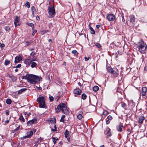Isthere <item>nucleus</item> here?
Returning a JSON list of instances; mask_svg holds the SVG:
<instances>
[{"label":"nucleus","mask_w":147,"mask_h":147,"mask_svg":"<svg viewBox=\"0 0 147 147\" xmlns=\"http://www.w3.org/2000/svg\"><path fill=\"white\" fill-rule=\"evenodd\" d=\"M22 79H26L28 82L32 84H35L40 81V78L36 75L27 74L22 77Z\"/></svg>","instance_id":"obj_1"},{"label":"nucleus","mask_w":147,"mask_h":147,"mask_svg":"<svg viewBox=\"0 0 147 147\" xmlns=\"http://www.w3.org/2000/svg\"><path fill=\"white\" fill-rule=\"evenodd\" d=\"M139 51L141 53H145L146 51L147 45L143 41H141L138 42L137 46Z\"/></svg>","instance_id":"obj_2"},{"label":"nucleus","mask_w":147,"mask_h":147,"mask_svg":"<svg viewBox=\"0 0 147 147\" xmlns=\"http://www.w3.org/2000/svg\"><path fill=\"white\" fill-rule=\"evenodd\" d=\"M36 101L39 104V108H46L45 98V97L39 96L37 99Z\"/></svg>","instance_id":"obj_3"},{"label":"nucleus","mask_w":147,"mask_h":147,"mask_svg":"<svg viewBox=\"0 0 147 147\" xmlns=\"http://www.w3.org/2000/svg\"><path fill=\"white\" fill-rule=\"evenodd\" d=\"M36 131L35 129H32L30 131L27 132L26 136H24L23 137H21L20 138L22 140H24V139L27 138H30L33 135V134Z\"/></svg>","instance_id":"obj_4"},{"label":"nucleus","mask_w":147,"mask_h":147,"mask_svg":"<svg viewBox=\"0 0 147 147\" xmlns=\"http://www.w3.org/2000/svg\"><path fill=\"white\" fill-rule=\"evenodd\" d=\"M61 104L63 105L61 106L62 107H61V110L63 113L65 114H68L69 113L68 108L67 107L66 105L64 103H62Z\"/></svg>","instance_id":"obj_5"},{"label":"nucleus","mask_w":147,"mask_h":147,"mask_svg":"<svg viewBox=\"0 0 147 147\" xmlns=\"http://www.w3.org/2000/svg\"><path fill=\"white\" fill-rule=\"evenodd\" d=\"M48 11L49 15L51 16L55 14V10L53 7H49Z\"/></svg>","instance_id":"obj_6"},{"label":"nucleus","mask_w":147,"mask_h":147,"mask_svg":"<svg viewBox=\"0 0 147 147\" xmlns=\"http://www.w3.org/2000/svg\"><path fill=\"white\" fill-rule=\"evenodd\" d=\"M114 77H116L119 75L118 70L116 68L113 69V71L111 73Z\"/></svg>","instance_id":"obj_7"},{"label":"nucleus","mask_w":147,"mask_h":147,"mask_svg":"<svg viewBox=\"0 0 147 147\" xmlns=\"http://www.w3.org/2000/svg\"><path fill=\"white\" fill-rule=\"evenodd\" d=\"M37 121V119L35 118L27 122V124L28 125L30 126L33 124L36 123Z\"/></svg>","instance_id":"obj_8"},{"label":"nucleus","mask_w":147,"mask_h":147,"mask_svg":"<svg viewBox=\"0 0 147 147\" xmlns=\"http://www.w3.org/2000/svg\"><path fill=\"white\" fill-rule=\"evenodd\" d=\"M115 18V16L112 14H110L107 17V19L109 21L114 20Z\"/></svg>","instance_id":"obj_9"},{"label":"nucleus","mask_w":147,"mask_h":147,"mask_svg":"<svg viewBox=\"0 0 147 147\" xmlns=\"http://www.w3.org/2000/svg\"><path fill=\"white\" fill-rule=\"evenodd\" d=\"M145 119L144 117L141 115L139 117L138 121V123L140 124H142L143 122V121Z\"/></svg>","instance_id":"obj_10"},{"label":"nucleus","mask_w":147,"mask_h":147,"mask_svg":"<svg viewBox=\"0 0 147 147\" xmlns=\"http://www.w3.org/2000/svg\"><path fill=\"white\" fill-rule=\"evenodd\" d=\"M147 92V88L146 87H144L142 89V96H145Z\"/></svg>","instance_id":"obj_11"},{"label":"nucleus","mask_w":147,"mask_h":147,"mask_svg":"<svg viewBox=\"0 0 147 147\" xmlns=\"http://www.w3.org/2000/svg\"><path fill=\"white\" fill-rule=\"evenodd\" d=\"M19 18L17 16H16V18L15 19L14 24L16 26L20 24H19Z\"/></svg>","instance_id":"obj_12"},{"label":"nucleus","mask_w":147,"mask_h":147,"mask_svg":"<svg viewBox=\"0 0 147 147\" xmlns=\"http://www.w3.org/2000/svg\"><path fill=\"white\" fill-rule=\"evenodd\" d=\"M123 125L122 123L120 124L117 126V131L119 132H121L122 130Z\"/></svg>","instance_id":"obj_13"},{"label":"nucleus","mask_w":147,"mask_h":147,"mask_svg":"<svg viewBox=\"0 0 147 147\" xmlns=\"http://www.w3.org/2000/svg\"><path fill=\"white\" fill-rule=\"evenodd\" d=\"M74 92L75 94L80 95L82 91L79 88H76L74 90Z\"/></svg>","instance_id":"obj_14"},{"label":"nucleus","mask_w":147,"mask_h":147,"mask_svg":"<svg viewBox=\"0 0 147 147\" xmlns=\"http://www.w3.org/2000/svg\"><path fill=\"white\" fill-rule=\"evenodd\" d=\"M22 58L20 56H17L15 58L14 62L15 63H19L22 60Z\"/></svg>","instance_id":"obj_15"},{"label":"nucleus","mask_w":147,"mask_h":147,"mask_svg":"<svg viewBox=\"0 0 147 147\" xmlns=\"http://www.w3.org/2000/svg\"><path fill=\"white\" fill-rule=\"evenodd\" d=\"M32 62L31 59H28L25 60L24 61V63L27 65H29Z\"/></svg>","instance_id":"obj_16"},{"label":"nucleus","mask_w":147,"mask_h":147,"mask_svg":"<svg viewBox=\"0 0 147 147\" xmlns=\"http://www.w3.org/2000/svg\"><path fill=\"white\" fill-rule=\"evenodd\" d=\"M62 105H63V104L61 103L58 106L57 108L55 109L56 112H58L60 111V109L61 110V107H62L61 106Z\"/></svg>","instance_id":"obj_17"},{"label":"nucleus","mask_w":147,"mask_h":147,"mask_svg":"<svg viewBox=\"0 0 147 147\" xmlns=\"http://www.w3.org/2000/svg\"><path fill=\"white\" fill-rule=\"evenodd\" d=\"M130 22L132 24H133L134 22H135V18L134 16L133 15H131L130 16Z\"/></svg>","instance_id":"obj_18"},{"label":"nucleus","mask_w":147,"mask_h":147,"mask_svg":"<svg viewBox=\"0 0 147 147\" xmlns=\"http://www.w3.org/2000/svg\"><path fill=\"white\" fill-rule=\"evenodd\" d=\"M107 129L108 130V131L107 133L106 134V135H107V137L108 138L110 136H111V129L109 128H107Z\"/></svg>","instance_id":"obj_19"},{"label":"nucleus","mask_w":147,"mask_h":147,"mask_svg":"<svg viewBox=\"0 0 147 147\" xmlns=\"http://www.w3.org/2000/svg\"><path fill=\"white\" fill-rule=\"evenodd\" d=\"M78 5L77 8V10L78 12H80L82 11V7H81L80 4L78 3H77Z\"/></svg>","instance_id":"obj_20"},{"label":"nucleus","mask_w":147,"mask_h":147,"mask_svg":"<svg viewBox=\"0 0 147 147\" xmlns=\"http://www.w3.org/2000/svg\"><path fill=\"white\" fill-rule=\"evenodd\" d=\"M31 10L32 14L34 15L36 12V10L34 6H32L31 7Z\"/></svg>","instance_id":"obj_21"},{"label":"nucleus","mask_w":147,"mask_h":147,"mask_svg":"<svg viewBox=\"0 0 147 147\" xmlns=\"http://www.w3.org/2000/svg\"><path fill=\"white\" fill-rule=\"evenodd\" d=\"M27 89L26 88H23L21 89L20 90H19L18 91V94H21L23 92L26 91Z\"/></svg>","instance_id":"obj_22"},{"label":"nucleus","mask_w":147,"mask_h":147,"mask_svg":"<svg viewBox=\"0 0 147 147\" xmlns=\"http://www.w3.org/2000/svg\"><path fill=\"white\" fill-rule=\"evenodd\" d=\"M121 105L122 107L123 108L125 109H127V105L123 102H121Z\"/></svg>","instance_id":"obj_23"},{"label":"nucleus","mask_w":147,"mask_h":147,"mask_svg":"<svg viewBox=\"0 0 147 147\" xmlns=\"http://www.w3.org/2000/svg\"><path fill=\"white\" fill-rule=\"evenodd\" d=\"M20 127V125H19L18 127L15 129L14 130H12L11 131L12 133H13L14 134H15L16 132L19 129Z\"/></svg>","instance_id":"obj_24"},{"label":"nucleus","mask_w":147,"mask_h":147,"mask_svg":"<svg viewBox=\"0 0 147 147\" xmlns=\"http://www.w3.org/2000/svg\"><path fill=\"white\" fill-rule=\"evenodd\" d=\"M89 29L90 33L92 34H94L95 33V31L92 27L90 26L89 28Z\"/></svg>","instance_id":"obj_25"},{"label":"nucleus","mask_w":147,"mask_h":147,"mask_svg":"<svg viewBox=\"0 0 147 147\" xmlns=\"http://www.w3.org/2000/svg\"><path fill=\"white\" fill-rule=\"evenodd\" d=\"M10 77L11 78L12 81L13 82H15L17 79V78L16 76H11V77L10 76Z\"/></svg>","instance_id":"obj_26"},{"label":"nucleus","mask_w":147,"mask_h":147,"mask_svg":"<svg viewBox=\"0 0 147 147\" xmlns=\"http://www.w3.org/2000/svg\"><path fill=\"white\" fill-rule=\"evenodd\" d=\"M98 87L96 86H94L92 88L94 92H96L98 90Z\"/></svg>","instance_id":"obj_27"},{"label":"nucleus","mask_w":147,"mask_h":147,"mask_svg":"<svg viewBox=\"0 0 147 147\" xmlns=\"http://www.w3.org/2000/svg\"><path fill=\"white\" fill-rule=\"evenodd\" d=\"M50 121L51 123L55 124L56 122V119L55 118H51L50 120Z\"/></svg>","instance_id":"obj_28"},{"label":"nucleus","mask_w":147,"mask_h":147,"mask_svg":"<svg viewBox=\"0 0 147 147\" xmlns=\"http://www.w3.org/2000/svg\"><path fill=\"white\" fill-rule=\"evenodd\" d=\"M113 69L114 68H112L110 67H107L108 71L110 73H111L113 71Z\"/></svg>","instance_id":"obj_29"},{"label":"nucleus","mask_w":147,"mask_h":147,"mask_svg":"<svg viewBox=\"0 0 147 147\" xmlns=\"http://www.w3.org/2000/svg\"><path fill=\"white\" fill-rule=\"evenodd\" d=\"M87 97L86 95L84 93H83L81 95V98L84 100H85Z\"/></svg>","instance_id":"obj_30"},{"label":"nucleus","mask_w":147,"mask_h":147,"mask_svg":"<svg viewBox=\"0 0 147 147\" xmlns=\"http://www.w3.org/2000/svg\"><path fill=\"white\" fill-rule=\"evenodd\" d=\"M71 53L72 54H74L75 56H77L78 55V53L76 50H73L72 51Z\"/></svg>","instance_id":"obj_31"},{"label":"nucleus","mask_w":147,"mask_h":147,"mask_svg":"<svg viewBox=\"0 0 147 147\" xmlns=\"http://www.w3.org/2000/svg\"><path fill=\"white\" fill-rule=\"evenodd\" d=\"M6 102L7 104L10 105L11 103V100L10 99L8 98L6 100Z\"/></svg>","instance_id":"obj_32"},{"label":"nucleus","mask_w":147,"mask_h":147,"mask_svg":"<svg viewBox=\"0 0 147 147\" xmlns=\"http://www.w3.org/2000/svg\"><path fill=\"white\" fill-rule=\"evenodd\" d=\"M31 66L32 68L36 67L37 65L36 63L34 62H32L31 63Z\"/></svg>","instance_id":"obj_33"},{"label":"nucleus","mask_w":147,"mask_h":147,"mask_svg":"<svg viewBox=\"0 0 147 147\" xmlns=\"http://www.w3.org/2000/svg\"><path fill=\"white\" fill-rule=\"evenodd\" d=\"M19 119L21 121H22L23 122H24L25 121V119L24 118L23 116L22 115L20 116Z\"/></svg>","instance_id":"obj_34"},{"label":"nucleus","mask_w":147,"mask_h":147,"mask_svg":"<svg viewBox=\"0 0 147 147\" xmlns=\"http://www.w3.org/2000/svg\"><path fill=\"white\" fill-rule=\"evenodd\" d=\"M38 140L37 141V143L38 144L40 143V142L43 141V138L41 137H40L38 139Z\"/></svg>","instance_id":"obj_35"},{"label":"nucleus","mask_w":147,"mask_h":147,"mask_svg":"<svg viewBox=\"0 0 147 147\" xmlns=\"http://www.w3.org/2000/svg\"><path fill=\"white\" fill-rule=\"evenodd\" d=\"M52 139H53V141L54 143V144H55L56 143V140H58V138H57L56 139V138L53 137L52 138Z\"/></svg>","instance_id":"obj_36"},{"label":"nucleus","mask_w":147,"mask_h":147,"mask_svg":"<svg viewBox=\"0 0 147 147\" xmlns=\"http://www.w3.org/2000/svg\"><path fill=\"white\" fill-rule=\"evenodd\" d=\"M65 117V116L64 115H63L61 116V119L60 120V121L62 122H64V120L63 119Z\"/></svg>","instance_id":"obj_37"},{"label":"nucleus","mask_w":147,"mask_h":147,"mask_svg":"<svg viewBox=\"0 0 147 147\" xmlns=\"http://www.w3.org/2000/svg\"><path fill=\"white\" fill-rule=\"evenodd\" d=\"M65 135L66 138L69 137V131L68 130H66L65 133Z\"/></svg>","instance_id":"obj_38"},{"label":"nucleus","mask_w":147,"mask_h":147,"mask_svg":"<svg viewBox=\"0 0 147 147\" xmlns=\"http://www.w3.org/2000/svg\"><path fill=\"white\" fill-rule=\"evenodd\" d=\"M33 42V41L32 40H31L30 42H25V45L26 46L29 45H30L31 43H32Z\"/></svg>","instance_id":"obj_39"},{"label":"nucleus","mask_w":147,"mask_h":147,"mask_svg":"<svg viewBox=\"0 0 147 147\" xmlns=\"http://www.w3.org/2000/svg\"><path fill=\"white\" fill-rule=\"evenodd\" d=\"M5 30L7 31H9L10 29V27L9 26H5L4 28Z\"/></svg>","instance_id":"obj_40"},{"label":"nucleus","mask_w":147,"mask_h":147,"mask_svg":"<svg viewBox=\"0 0 147 147\" xmlns=\"http://www.w3.org/2000/svg\"><path fill=\"white\" fill-rule=\"evenodd\" d=\"M25 5L28 8H29L30 7V4L29 2H27Z\"/></svg>","instance_id":"obj_41"},{"label":"nucleus","mask_w":147,"mask_h":147,"mask_svg":"<svg viewBox=\"0 0 147 147\" xmlns=\"http://www.w3.org/2000/svg\"><path fill=\"white\" fill-rule=\"evenodd\" d=\"M10 63V61H9L6 60L4 63V64L6 65H7Z\"/></svg>","instance_id":"obj_42"},{"label":"nucleus","mask_w":147,"mask_h":147,"mask_svg":"<svg viewBox=\"0 0 147 147\" xmlns=\"http://www.w3.org/2000/svg\"><path fill=\"white\" fill-rule=\"evenodd\" d=\"M77 118L79 119H81L82 117V115L81 114H79L77 115Z\"/></svg>","instance_id":"obj_43"},{"label":"nucleus","mask_w":147,"mask_h":147,"mask_svg":"<svg viewBox=\"0 0 147 147\" xmlns=\"http://www.w3.org/2000/svg\"><path fill=\"white\" fill-rule=\"evenodd\" d=\"M95 45L96 47L99 48H100L101 47V45L98 43H96Z\"/></svg>","instance_id":"obj_44"},{"label":"nucleus","mask_w":147,"mask_h":147,"mask_svg":"<svg viewBox=\"0 0 147 147\" xmlns=\"http://www.w3.org/2000/svg\"><path fill=\"white\" fill-rule=\"evenodd\" d=\"M27 24L29 25V26H31L32 28L33 27L34 24L32 23H27Z\"/></svg>","instance_id":"obj_45"},{"label":"nucleus","mask_w":147,"mask_h":147,"mask_svg":"<svg viewBox=\"0 0 147 147\" xmlns=\"http://www.w3.org/2000/svg\"><path fill=\"white\" fill-rule=\"evenodd\" d=\"M117 54V55H121L122 54L121 52L119 50L117 51V52L116 53Z\"/></svg>","instance_id":"obj_46"},{"label":"nucleus","mask_w":147,"mask_h":147,"mask_svg":"<svg viewBox=\"0 0 147 147\" xmlns=\"http://www.w3.org/2000/svg\"><path fill=\"white\" fill-rule=\"evenodd\" d=\"M48 32V30L42 31L41 32V34L43 35V34H44L45 33L47 32Z\"/></svg>","instance_id":"obj_47"},{"label":"nucleus","mask_w":147,"mask_h":147,"mask_svg":"<svg viewBox=\"0 0 147 147\" xmlns=\"http://www.w3.org/2000/svg\"><path fill=\"white\" fill-rule=\"evenodd\" d=\"M103 114L104 115H107L108 114V112L106 110L104 111Z\"/></svg>","instance_id":"obj_48"},{"label":"nucleus","mask_w":147,"mask_h":147,"mask_svg":"<svg viewBox=\"0 0 147 147\" xmlns=\"http://www.w3.org/2000/svg\"><path fill=\"white\" fill-rule=\"evenodd\" d=\"M49 100L51 102H52L54 98L53 96H51L49 97Z\"/></svg>","instance_id":"obj_49"},{"label":"nucleus","mask_w":147,"mask_h":147,"mask_svg":"<svg viewBox=\"0 0 147 147\" xmlns=\"http://www.w3.org/2000/svg\"><path fill=\"white\" fill-rule=\"evenodd\" d=\"M84 59H85V61H88V60L90 59V57H84Z\"/></svg>","instance_id":"obj_50"},{"label":"nucleus","mask_w":147,"mask_h":147,"mask_svg":"<svg viewBox=\"0 0 147 147\" xmlns=\"http://www.w3.org/2000/svg\"><path fill=\"white\" fill-rule=\"evenodd\" d=\"M107 119L109 120H111L112 119V117L111 115H109L107 117Z\"/></svg>","instance_id":"obj_51"},{"label":"nucleus","mask_w":147,"mask_h":147,"mask_svg":"<svg viewBox=\"0 0 147 147\" xmlns=\"http://www.w3.org/2000/svg\"><path fill=\"white\" fill-rule=\"evenodd\" d=\"M21 65L20 64H19L18 65H16V66L14 67L19 68V67H21Z\"/></svg>","instance_id":"obj_52"},{"label":"nucleus","mask_w":147,"mask_h":147,"mask_svg":"<svg viewBox=\"0 0 147 147\" xmlns=\"http://www.w3.org/2000/svg\"><path fill=\"white\" fill-rule=\"evenodd\" d=\"M121 18H122V21L123 22L125 23V20L124 18L123 15V16H122Z\"/></svg>","instance_id":"obj_53"},{"label":"nucleus","mask_w":147,"mask_h":147,"mask_svg":"<svg viewBox=\"0 0 147 147\" xmlns=\"http://www.w3.org/2000/svg\"><path fill=\"white\" fill-rule=\"evenodd\" d=\"M36 54V52H32L30 54V55L32 56H33Z\"/></svg>","instance_id":"obj_54"},{"label":"nucleus","mask_w":147,"mask_h":147,"mask_svg":"<svg viewBox=\"0 0 147 147\" xmlns=\"http://www.w3.org/2000/svg\"><path fill=\"white\" fill-rule=\"evenodd\" d=\"M5 114L7 115H8L9 114V111L8 110L6 111L5 112Z\"/></svg>","instance_id":"obj_55"},{"label":"nucleus","mask_w":147,"mask_h":147,"mask_svg":"<svg viewBox=\"0 0 147 147\" xmlns=\"http://www.w3.org/2000/svg\"><path fill=\"white\" fill-rule=\"evenodd\" d=\"M5 46V45L3 43H0V47H4Z\"/></svg>","instance_id":"obj_56"},{"label":"nucleus","mask_w":147,"mask_h":147,"mask_svg":"<svg viewBox=\"0 0 147 147\" xmlns=\"http://www.w3.org/2000/svg\"><path fill=\"white\" fill-rule=\"evenodd\" d=\"M37 32V30H34L33 31V33H32V35L34 36V34H35Z\"/></svg>","instance_id":"obj_57"},{"label":"nucleus","mask_w":147,"mask_h":147,"mask_svg":"<svg viewBox=\"0 0 147 147\" xmlns=\"http://www.w3.org/2000/svg\"><path fill=\"white\" fill-rule=\"evenodd\" d=\"M36 19L37 20H40L39 16H37L36 18Z\"/></svg>","instance_id":"obj_58"},{"label":"nucleus","mask_w":147,"mask_h":147,"mask_svg":"<svg viewBox=\"0 0 147 147\" xmlns=\"http://www.w3.org/2000/svg\"><path fill=\"white\" fill-rule=\"evenodd\" d=\"M54 127L55 128L54 130H55V131H57V127H56V125H54Z\"/></svg>","instance_id":"obj_59"},{"label":"nucleus","mask_w":147,"mask_h":147,"mask_svg":"<svg viewBox=\"0 0 147 147\" xmlns=\"http://www.w3.org/2000/svg\"><path fill=\"white\" fill-rule=\"evenodd\" d=\"M109 123H110V121H109V120H107L106 121V123L107 124H109Z\"/></svg>","instance_id":"obj_60"},{"label":"nucleus","mask_w":147,"mask_h":147,"mask_svg":"<svg viewBox=\"0 0 147 147\" xmlns=\"http://www.w3.org/2000/svg\"><path fill=\"white\" fill-rule=\"evenodd\" d=\"M9 122V120H7L5 121V123L6 124L8 123Z\"/></svg>","instance_id":"obj_61"},{"label":"nucleus","mask_w":147,"mask_h":147,"mask_svg":"<svg viewBox=\"0 0 147 147\" xmlns=\"http://www.w3.org/2000/svg\"><path fill=\"white\" fill-rule=\"evenodd\" d=\"M37 59H31V60H32V62L33 61H37Z\"/></svg>","instance_id":"obj_62"},{"label":"nucleus","mask_w":147,"mask_h":147,"mask_svg":"<svg viewBox=\"0 0 147 147\" xmlns=\"http://www.w3.org/2000/svg\"><path fill=\"white\" fill-rule=\"evenodd\" d=\"M144 69L145 70L147 71V65L145 67Z\"/></svg>","instance_id":"obj_63"},{"label":"nucleus","mask_w":147,"mask_h":147,"mask_svg":"<svg viewBox=\"0 0 147 147\" xmlns=\"http://www.w3.org/2000/svg\"><path fill=\"white\" fill-rule=\"evenodd\" d=\"M96 28L98 29L100 27V25H96Z\"/></svg>","instance_id":"obj_64"}]
</instances>
